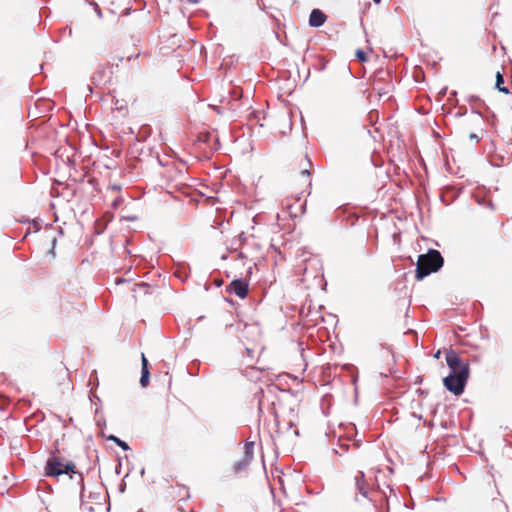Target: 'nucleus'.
Returning <instances> with one entry per match:
<instances>
[{
    "instance_id": "20",
    "label": "nucleus",
    "mask_w": 512,
    "mask_h": 512,
    "mask_svg": "<svg viewBox=\"0 0 512 512\" xmlns=\"http://www.w3.org/2000/svg\"><path fill=\"white\" fill-rule=\"evenodd\" d=\"M109 188L113 191H120L121 186L117 184L110 185Z\"/></svg>"
},
{
    "instance_id": "10",
    "label": "nucleus",
    "mask_w": 512,
    "mask_h": 512,
    "mask_svg": "<svg viewBox=\"0 0 512 512\" xmlns=\"http://www.w3.org/2000/svg\"><path fill=\"white\" fill-rule=\"evenodd\" d=\"M327 19V16L320 9H313L309 16V25L311 27H320L322 26Z\"/></svg>"
},
{
    "instance_id": "13",
    "label": "nucleus",
    "mask_w": 512,
    "mask_h": 512,
    "mask_svg": "<svg viewBox=\"0 0 512 512\" xmlns=\"http://www.w3.org/2000/svg\"><path fill=\"white\" fill-rule=\"evenodd\" d=\"M503 83H504V77H503V74H501L500 72H497L496 74V87L497 89L502 92V93H505V94H508L509 93V89L505 86H503Z\"/></svg>"
},
{
    "instance_id": "15",
    "label": "nucleus",
    "mask_w": 512,
    "mask_h": 512,
    "mask_svg": "<svg viewBox=\"0 0 512 512\" xmlns=\"http://www.w3.org/2000/svg\"><path fill=\"white\" fill-rule=\"evenodd\" d=\"M338 445H339V448L341 449V451L334 449L335 453H337V454L341 455L344 452L348 451V449H349V445L347 443H342L341 440L338 441Z\"/></svg>"
},
{
    "instance_id": "16",
    "label": "nucleus",
    "mask_w": 512,
    "mask_h": 512,
    "mask_svg": "<svg viewBox=\"0 0 512 512\" xmlns=\"http://www.w3.org/2000/svg\"><path fill=\"white\" fill-rule=\"evenodd\" d=\"M229 94H230L231 100H233V101H237L241 98V91H239L238 89H233L232 91L229 92Z\"/></svg>"
},
{
    "instance_id": "21",
    "label": "nucleus",
    "mask_w": 512,
    "mask_h": 512,
    "mask_svg": "<svg viewBox=\"0 0 512 512\" xmlns=\"http://www.w3.org/2000/svg\"><path fill=\"white\" fill-rule=\"evenodd\" d=\"M84 509H85V510H87L88 512H94V510H95L96 508H94L93 506H87V505H85V506H84Z\"/></svg>"
},
{
    "instance_id": "8",
    "label": "nucleus",
    "mask_w": 512,
    "mask_h": 512,
    "mask_svg": "<svg viewBox=\"0 0 512 512\" xmlns=\"http://www.w3.org/2000/svg\"><path fill=\"white\" fill-rule=\"evenodd\" d=\"M227 291L243 299L248 294V282L243 279H234L227 287Z\"/></svg>"
},
{
    "instance_id": "9",
    "label": "nucleus",
    "mask_w": 512,
    "mask_h": 512,
    "mask_svg": "<svg viewBox=\"0 0 512 512\" xmlns=\"http://www.w3.org/2000/svg\"><path fill=\"white\" fill-rule=\"evenodd\" d=\"M92 83L95 86H102L110 80V74L103 66L97 67L92 75Z\"/></svg>"
},
{
    "instance_id": "6",
    "label": "nucleus",
    "mask_w": 512,
    "mask_h": 512,
    "mask_svg": "<svg viewBox=\"0 0 512 512\" xmlns=\"http://www.w3.org/2000/svg\"><path fill=\"white\" fill-rule=\"evenodd\" d=\"M253 457H254V442L247 441V442H245V445H244V455L239 461H237L233 465V471L235 473H239V472L245 470L252 462Z\"/></svg>"
},
{
    "instance_id": "12",
    "label": "nucleus",
    "mask_w": 512,
    "mask_h": 512,
    "mask_svg": "<svg viewBox=\"0 0 512 512\" xmlns=\"http://www.w3.org/2000/svg\"><path fill=\"white\" fill-rule=\"evenodd\" d=\"M107 440L114 442L118 447H120L124 451H128L130 449V447H129L127 442L121 440L120 438H118L115 435H109L107 437Z\"/></svg>"
},
{
    "instance_id": "30",
    "label": "nucleus",
    "mask_w": 512,
    "mask_h": 512,
    "mask_svg": "<svg viewBox=\"0 0 512 512\" xmlns=\"http://www.w3.org/2000/svg\"><path fill=\"white\" fill-rule=\"evenodd\" d=\"M79 476H80V481H83L82 474H79Z\"/></svg>"
},
{
    "instance_id": "22",
    "label": "nucleus",
    "mask_w": 512,
    "mask_h": 512,
    "mask_svg": "<svg viewBox=\"0 0 512 512\" xmlns=\"http://www.w3.org/2000/svg\"><path fill=\"white\" fill-rule=\"evenodd\" d=\"M246 352L249 356H252L253 350L250 348H246Z\"/></svg>"
},
{
    "instance_id": "29",
    "label": "nucleus",
    "mask_w": 512,
    "mask_h": 512,
    "mask_svg": "<svg viewBox=\"0 0 512 512\" xmlns=\"http://www.w3.org/2000/svg\"><path fill=\"white\" fill-rule=\"evenodd\" d=\"M376 4H379L381 0H373Z\"/></svg>"
},
{
    "instance_id": "14",
    "label": "nucleus",
    "mask_w": 512,
    "mask_h": 512,
    "mask_svg": "<svg viewBox=\"0 0 512 512\" xmlns=\"http://www.w3.org/2000/svg\"><path fill=\"white\" fill-rule=\"evenodd\" d=\"M77 474L75 471V464L71 461H68L66 464H64V467L62 469V475L63 474Z\"/></svg>"
},
{
    "instance_id": "18",
    "label": "nucleus",
    "mask_w": 512,
    "mask_h": 512,
    "mask_svg": "<svg viewBox=\"0 0 512 512\" xmlns=\"http://www.w3.org/2000/svg\"><path fill=\"white\" fill-rule=\"evenodd\" d=\"M246 239H247V237L244 232L240 233L237 237V240L239 241L240 244L244 243L246 241Z\"/></svg>"
},
{
    "instance_id": "26",
    "label": "nucleus",
    "mask_w": 512,
    "mask_h": 512,
    "mask_svg": "<svg viewBox=\"0 0 512 512\" xmlns=\"http://www.w3.org/2000/svg\"><path fill=\"white\" fill-rule=\"evenodd\" d=\"M325 67H326V63H323V64L321 65V68H320V69H321V70H323V69H325Z\"/></svg>"
},
{
    "instance_id": "24",
    "label": "nucleus",
    "mask_w": 512,
    "mask_h": 512,
    "mask_svg": "<svg viewBox=\"0 0 512 512\" xmlns=\"http://www.w3.org/2000/svg\"><path fill=\"white\" fill-rule=\"evenodd\" d=\"M470 138H471V139H476V140H477V138H478V137H477V135H475V134H471Z\"/></svg>"
},
{
    "instance_id": "11",
    "label": "nucleus",
    "mask_w": 512,
    "mask_h": 512,
    "mask_svg": "<svg viewBox=\"0 0 512 512\" xmlns=\"http://www.w3.org/2000/svg\"><path fill=\"white\" fill-rule=\"evenodd\" d=\"M141 366L142 367H141L140 384L142 387H146L149 383L150 372H149L148 360L145 357L144 353H142V355H141Z\"/></svg>"
},
{
    "instance_id": "5",
    "label": "nucleus",
    "mask_w": 512,
    "mask_h": 512,
    "mask_svg": "<svg viewBox=\"0 0 512 512\" xmlns=\"http://www.w3.org/2000/svg\"><path fill=\"white\" fill-rule=\"evenodd\" d=\"M59 453L58 440L55 441V449L51 452L45 466V475L50 477H58L62 475L64 464L62 459L57 455Z\"/></svg>"
},
{
    "instance_id": "27",
    "label": "nucleus",
    "mask_w": 512,
    "mask_h": 512,
    "mask_svg": "<svg viewBox=\"0 0 512 512\" xmlns=\"http://www.w3.org/2000/svg\"><path fill=\"white\" fill-rule=\"evenodd\" d=\"M189 3H196L197 0H187Z\"/></svg>"
},
{
    "instance_id": "23",
    "label": "nucleus",
    "mask_w": 512,
    "mask_h": 512,
    "mask_svg": "<svg viewBox=\"0 0 512 512\" xmlns=\"http://www.w3.org/2000/svg\"><path fill=\"white\" fill-rule=\"evenodd\" d=\"M96 12H97V14H98V16H99V17H101V16H102L101 10H100L99 8H97V9H96Z\"/></svg>"
},
{
    "instance_id": "1",
    "label": "nucleus",
    "mask_w": 512,
    "mask_h": 512,
    "mask_svg": "<svg viewBox=\"0 0 512 512\" xmlns=\"http://www.w3.org/2000/svg\"><path fill=\"white\" fill-rule=\"evenodd\" d=\"M354 487L356 490L355 501L360 502L363 508L368 510H386L390 512L392 509L390 501H397L396 495L391 497H383L382 494L371 488L365 474L359 471L354 477Z\"/></svg>"
},
{
    "instance_id": "28",
    "label": "nucleus",
    "mask_w": 512,
    "mask_h": 512,
    "mask_svg": "<svg viewBox=\"0 0 512 512\" xmlns=\"http://www.w3.org/2000/svg\"><path fill=\"white\" fill-rule=\"evenodd\" d=\"M213 109H214L217 113H220V110H219L217 107H213Z\"/></svg>"
},
{
    "instance_id": "2",
    "label": "nucleus",
    "mask_w": 512,
    "mask_h": 512,
    "mask_svg": "<svg viewBox=\"0 0 512 512\" xmlns=\"http://www.w3.org/2000/svg\"><path fill=\"white\" fill-rule=\"evenodd\" d=\"M443 263L444 259L438 250L429 249L426 254L419 255L415 275L417 280H423L431 273L437 272Z\"/></svg>"
},
{
    "instance_id": "19",
    "label": "nucleus",
    "mask_w": 512,
    "mask_h": 512,
    "mask_svg": "<svg viewBox=\"0 0 512 512\" xmlns=\"http://www.w3.org/2000/svg\"><path fill=\"white\" fill-rule=\"evenodd\" d=\"M300 175L303 176V177H309L310 176V171L308 169H303L301 172H300Z\"/></svg>"
},
{
    "instance_id": "25",
    "label": "nucleus",
    "mask_w": 512,
    "mask_h": 512,
    "mask_svg": "<svg viewBox=\"0 0 512 512\" xmlns=\"http://www.w3.org/2000/svg\"><path fill=\"white\" fill-rule=\"evenodd\" d=\"M105 510H106V512H110V505L109 504L105 507Z\"/></svg>"
},
{
    "instance_id": "3",
    "label": "nucleus",
    "mask_w": 512,
    "mask_h": 512,
    "mask_svg": "<svg viewBox=\"0 0 512 512\" xmlns=\"http://www.w3.org/2000/svg\"><path fill=\"white\" fill-rule=\"evenodd\" d=\"M445 359L450 369L449 374L460 375L461 372L466 370L467 378H469V363L464 361L455 350L449 349L446 353Z\"/></svg>"
},
{
    "instance_id": "4",
    "label": "nucleus",
    "mask_w": 512,
    "mask_h": 512,
    "mask_svg": "<svg viewBox=\"0 0 512 512\" xmlns=\"http://www.w3.org/2000/svg\"><path fill=\"white\" fill-rule=\"evenodd\" d=\"M467 380L468 378L465 370L461 372L460 375L449 374L443 379V384L449 392L458 396L464 392Z\"/></svg>"
},
{
    "instance_id": "7",
    "label": "nucleus",
    "mask_w": 512,
    "mask_h": 512,
    "mask_svg": "<svg viewBox=\"0 0 512 512\" xmlns=\"http://www.w3.org/2000/svg\"><path fill=\"white\" fill-rule=\"evenodd\" d=\"M300 202V198H294V197H287L285 198L281 205L283 208H285L287 210V212L289 213V215L291 217H297L298 214H302L304 213L305 211V206L304 204H299V207L296 208L295 205Z\"/></svg>"
},
{
    "instance_id": "17",
    "label": "nucleus",
    "mask_w": 512,
    "mask_h": 512,
    "mask_svg": "<svg viewBox=\"0 0 512 512\" xmlns=\"http://www.w3.org/2000/svg\"><path fill=\"white\" fill-rule=\"evenodd\" d=\"M356 57L360 61H366V59H367L366 53L363 50H361V49L357 50Z\"/></svg>"
}]
</instances>
